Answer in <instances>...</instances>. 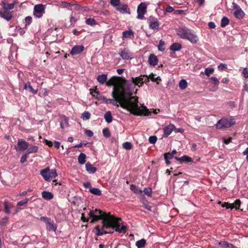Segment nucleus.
<instances>
[{"mask_svg":"<svg viewBox=\"0 0 248 248\" xmlns=\"http://www.w3.org/2000/svg\"><path fill=\"white\" fill-rule=\"evenodd\" d=\"M8 220V217H5L3 218L0 221V225L2 226H4L6 224V223L7 222Z\"/></svg>","mask_w":248,"mask_h":248,"instance_id":"nucleus-61","label":"nucleus"},{"mask_svg":"<svg viewBox=\"0 0 248 248\" xmlns=\"http://www.w3.org/2000/svg\"><path fill=\"white\" fill-rule=\"evenodd\" d=\"M97 80L99 83L101 84H103L107 82V75L102 74L101 75H98L97 77Z\"/></svg>","mask_w":248,"mask_h":248,"instance_id":"nucleus-25","label":"nucleus"},{"mask_svg":"<svg viewBox=\"0 0 248 248\" xmlns=\"http://www.w3.org/2000/svg\"><path fill=\"white\" fill-rule=\"evenodd\" d=\"M242 74L244 78H248V68H245L243 70Z\"/></svg>","mask_w":248,"mask_h":248,"instance_id":"nucleus-62","label":"nucleus"},{"mask_svg":"<svg viewBox=\"0 0 248 248\" xmlns=\"http://www.w3.org/2000/svg\"><path fill=\"white\" fill-rule=\"evenodd\" d=\"M38 148H39L37 146L32 145L29 149H28L26 153L28 155L31 153H35L38 152Z\"/></svg>","mask_w":248,"mask_h":248,"instance_id":"nucleus-31","label":"nucleus"},{"mask_svg":"<svg viewBox=\"0 0 248 248\" xmlns=\"http://www.w3.org/2000/svg\"><path fill=\"white\" fill-rule=\"evenodd\" d=\"M134 33L131 29H129L127 31H123L122 36V38L123 40H124L125 38L133 39H134Z\"/></svg>","mask_w":248,"mask_h":248,"instance_id":"nucleus-17","label":"nucleus"},{"mask_svg":"<svg viewBox=\"0 0 248 248\" xmlns=\"http://www.w3.org/2000/svg\"><path fill=\"white\" fill-rule=\"evenodd\" d=\"M45 13V5L42 4H36L33 8V16L36 18H41Z\"/></svg>","mask_w":248,"mask_h":248,"instance_id":"nucleus-9","label":"nucleus"},{"mask_svg":"<svg viewBox=\"0 0 248 248\" xmlns=\"http://www.w3.org/2000/svg\"><path fill=\"white\" fill-rule=\"evenodd\" d=\"M182 45L180 43H175L172 44L170 46V50L172 51H177L181 50L182 48Z\"/></svg>","mask_w":248,"mask_h":248,"instance_id":"nucleus-24","label":"nucleus"},{"mask_svg":"<svg viewBox=\"0 0 248 248\" xmlns=\"http://www.w3.org/2000/svg\"><path fill=\"white\" fill-rule=\"evenodd\" d=\"M2 5L3 6V8L5 10L7 11L8 10H12L14 9V7L13 4L12 3H7L5 2L2 1Z\"/></svg>","mask_w":248,"mask_h":248,"instance_id":"nucleus-35","label":"nucleus"},{"mask_svg":"<svg viewBox=\"0 0 248 248\" xmlns=\"http://www.w3.org/2000/svg\"><path fill=\"white\" fill-rule=\"evenodd\" d=\"M86 170L90 173H94L96 172L97 169L93 167L90 162H87L85 165Z\"/></svg>","mask_w":248,"mask_h":248,"instance_id":"nucleus-21","label":"nucleus"},{"mask_svg":"<svg viewBox=\"0 0 248 248\" xmlns=\"http://www.w3.org/2000/svg\"><path fill=\"white\" fill-rule=\"evenodd\" d=\"M104 228L102 227V229H100L98 226H96L95 228V230H96V235L97 236H100L104 234L112 233L113 232H107L103 229Z\"/></svg>","mask_w":248,"mask_h":248,"instance_id":"nucleus-22","label":"nucleus"},{"mask_svg":"<svg viewBox=\"0 0 248 248\" xmlns=\"http://www.w3.org/2000/svg\"><path fill=\"white\" fill-rule=\"evenodd\" d=\"M104 118L107 123L109 124L112 122V116L110 111H108L105 113Z\"/></svg>","mask_w":248,"mask_h":248,"instance_id":"nucleus-29","label":"nucleus"},{"mask_svg":"<svg viewBox=\"0 0 248 248\" xmlns=\"http://www.w3.org/2000/svg\"><path fill=\"white\" fill-rule=\"evenodd\" d=\"M227 68V65L224 63H220L217 66V69L219 71H223L224 69H226Z\"/></svg>","mask_w":248,"mask_h":248,"instance_id":"nucleus-53","label":"nucleus"},{"mask_svg":"<svg viewBox=\"0 0 248 248\" xmlns=\"http://www.w3.org/2000/svg\"><path fill=\"white\" fill-rule=\"evenodd\" d=\"M4 206L5 212L7 214H9L11 213L10 209L13 207V205L7 201H4Z\"/></svg>","mask_w":248,"mask_h":248,"instance_id":"nucleus-27","label":"nucleus"},{"mask_svg":"<svg viewBox=\"0 0 248 248\" xmlns=\"http://www.w3.org/2000/svg\"><path fill=\"white\" fill-rule=\"evenodd\" d=\"M60 6L62 8H66L68 9H70V7H72V5H73V3H69L65 1H62L60 4Z\"/></svg>","mask_w":248,"mask_h":248,"instance_id":"nucleus-40","label":"nucleus"},{"mask_svg":"<svg viewBox=\"0 0 248 248\" xmlns=\"http://www.w3.org/2000/svg\"><path fill=\"white\" fill-rule=\"evenodd\" d=\"M175 158L178 161H183L186 162H189L192 161V159L190 157L186 155H184L181 157H175Z\"/></svg>","mask_w":248,"mask_h":248,"instance_id":"nucleus-33","label":"nucleus"},{"mask_svg":"<svg viewBox=\"0 0 248 248\" xmlns=\"http://www.w3.org/2000/svg\"><path fill=\"white\" fill-rule=\"evenodd\" d=\"M25 21L26 22L25 26H27L31 23V22L32 21V18L31 16H27L25 18Z\"/></svg>","mask_w":248,"mask_h":248,"instance_id":"nucleus-57","label":"nucleus"},{"mask_svg":"<svg viewBox=\"0 0 248 248\" xmlns=\"http://www.w3.org/2000/svg\"><path fill=\"white\" fill-rule=\"evenodd\" d=\"M234 16L236 18L241 19L244 16L245 13L241 8H239L238 9L234 12Z\"/></svg>","mask_w":248,"mask_h":248,"instance_id":"nucleus-20","label":"nucleus"},{"mask_svg":"<svg viewBox=\"0 0 248 248\" xmlns=\"http://www.w3.org/2000/svg\"><path fill=\"white\" fill-rule=\"evenodd\" d=\"M121 219L113 215L106 218L105 221V228L115 229V231L119 233H124L126 227L123 222H121Z\"/></svg>","mask_w":248,"mask_h":248,"instance_id":"nucleus-3","label":"nucleus"},{"mask_svg":"<svg viewBox=\"0 0 248 248\" xmlns=\"http://www.w3.org/2000/svg\"><path fill=\"white\" fill-rule=\"evenodd\" d=\"M85 22L87 25L91 26L95 25L97 24L96 21L93 18H92L86 19Z\"/></svg>","mask_w":248,"mask_h":248,"instance_id":"nucleus-41","label":"nucleus"},{"mask_svg":"<svg viewBox=\"0 0 248 248\" xmlns=\"http://www.w3.org/2000/svg\"><path fill=\"white\" fill-rule=\"evenodd\" d=\"M60 125L62 129H64L69 126V119L65 116H62L60 117Z\"/></svg>","mask_w":248,"mask_h":248,"instance_id":"nucleus-16","label":"nucleus"},{"mask_svg":"<svg viewBox=\"0 0 248 248\" xmlns=\"http://www.w3.org/2000/svg\"><path fill=\"white\" fill-rule=\"evenodd\" d=\"M29 144L25 140H18L17 143V147H16V149L17 151H24L28 149Z\"/></svg>","mask_w":248,"mask_h":248,"instance_id":"nucleus-12","label":"nucleus"},{"mask_svg":"<svg viewBox=\"0 0 248 248\" xmlns=\"http://www.w3.org/2000/svg\"><path fill=\"white\" fill-rule=\"evenodd\" d=\"M90 91V93L94 97L96 96V95L98 94V92L97 91L96 88L94 89H91Z\"/></svg>","mask_w":248,"mask_h":248,"instance_id":"nucleus-60","label":"nucleus"},{"mask_svg":"<svg viewBox=\"0 0 248 248\" xmlns=\"http://www.w3.org/2000/svg\"><path fill=\"white\" fill-rule=\"evenodd\" d=\"M130 188L131 191H132L134 193L137 194H141L142 190L141 189H139L137 187V186L135 185H131L130 186Z\"/></svg>","mask_w":248,"mask_h":248,"instance_id":"nucleus-32","label":"nucleus"},{"mask_svg":"<svg viewBox=\"0 0 248 248\" xmlns=\"http://www.w3.org/2000/svg\"><path fill=\"white\" fill-rule=\"evenodd\" d=\"M42 196L44 199L46 200H50L53 198V195L52 193L46 191L42 192Z\"/></svg>","mask_w":248,"mask_h":248,"instance_id":"nucleus-23","label":"nucleus"},{"mask_svg":"<svg viewBox=\"0 0 248 248\" xmlns=\"http://www.w3.org/2000/svg\"><path fill=\"white\" fill-rule=\"evenodd\" d=\"M222 207H225L226 209H231L232 210L234 208V207L232 205V203L228 202H224L222 204Z\"/></svg>","mask_w":248,"mask_h":248,"instance_id":"nucleus-52","label":"nucleus"},{"mask_svg":"<svg viewBox=\"0 0 248 248\" xmlns=\"http://www.w3.org/2000/svg\"><path fill=\"white\" fill-rule=\"evenodd\" d=\"M88 215L90 217L92 218L91 221V223H93L99 219H102L103 228H105V219L109 217H111L112 215L110 213H106L98 209L91 210Z\"/></svg>","mask_w":248,"mask_h":248,"instance_id":"nucleus-5","label":"nucleus"},{"mask_svg":"<svg viewBox=\"0 0 248 248\" xmlns=\"http://www.w3.org/2000/svg\"><path fill=\"white\" fill-rule=\"evenodd\" d=\"M187 86V83L185 79H182L179 83V87L182 90H185Z\"/></svg>","mask_w":248,"mask_h":248,"instance_id":"nucleus-36","label":"nucleus"},{"mask_svg":"<svg viewBox=\"0 0 248 248\" xmlns=\"http://www.w3.org/2000/svg\"><path fill=\"white\" fill-rule=\"evenodd\" d=\"M157 138L155 136H152L149 138V141L152 144H154L156 142Z\"/></svg>","mask_w":248,"mask_h":248,"instance_id":"nucleus-54","label":"nucleus"},{"mask_svg":"<svg viewBox=\"0 0 248 248\" xmlns=\"http://www.w3.org/2000/svg\"><path fill=\"white\" fill-rule=\"evenodd\" d=\"M146 244V240L145 239H141L138 240L136 243V246L138 248H143Z\"/></svg>","mask_w":248,"mask_h":248,"instance_id":"nucleus-28","label":"nucleus"},{"mask_svg":"<svg viewBox=\"0 0 248 248\" xmlns=\"http://www.w3.org/2000/svg\"><path fill=\"white\" fill-rule=\"evenodd\" d=\"M84 49L83 45H77L72 47L70 51V54L72 55H77L81 53Z\"/></svg>","mask_w":248,"mask_h":248,"instance_id":"nucleus-13","label":"nucleus"},{"mask_svg":"<svg viewBox=\"0 0 248 248\" xmlns=\"http://www.w3.org/2000/svg\"><path fill=\"white\" fill-rule=\"evenodd\" d=\"M229 19L226 16L223 17L221 20L220 26L221 27H225L229 23Z\"/></svg>","mask_w":248,"mask_h":248,"instance_id":"nucleus-38","label":"nucleus"},{"mask_svg":"<svg viewBox=\"0 0 248 248\" xmlns=\"http://www.w3.org/2000/svg\"><path fill=\"white\" fill-rule=\"evenodd\" d=\"M75 15V14H72V15H71V16L70 17V21L71 24H75L76 23V22H77V21L78 20V18H77L76 17Z\"/></svg>","mask_w":248,"mask_h":248,"instance_id":"nucleus-51","label":"nucleus"},{"mask_svg":"<svg viewBox=\"0 0 248 248\" xmlns=\"http://www.w3.org/2000/svg\"><path fill=\"white\" fill-rule=\"evenodd\" d=\"M29 199L28 198H25L24 200L18 202L17 203V207L18 208H20L21 206L26 205Z\"/></svg>","mask_w":248,"mask_h":248,"instance_id":"nucleus-39","label":"nucleus"},{"mask_svg":"<svg viewBox=\"0 0 248 248\" xmlns=\"http://www.w3.org/2000/svg\"><path fill=\"white\" fill-rule=\"evenodd\" d=\"M148 4L145 2H141L137 7V16L139 19L142 20L144 18V15L147 12Z\"/></svg>","mask_w":248,"mask_h":248,"instance_id":"nucleus-8","label":"nucleus"},{"mask_svg":"<svg viewBox=\"0 0 248 248\" xmlns=\"http://www.w3.org/2000/svg\"><path fill=\"white\" fill-rule=\"evenodd\" d=\"M175 129V126L173 124H169L164 128V136L168 137Z\"/></svg>","mask_w":248,"mask_h":248,"instance_id":"nucleus-15","label":"nucleus"},{"mask_svg":"<svg viewBox=\"0 0 248 248\" xmlns=\"http://www.w3.org/2000/svg\"><path fill=\"white\" fill-rule=\"evenodd\" d=\"M89 191L95 195L100 196L101 194V190L97 188H92L89 189Z\"/></svg>","mask_w":248,"mask_h":248,"instance_id":"nucleus-37","label":"nucleus"},{"mask_svg":"<svg viewBox=\"0 0 248 248\" xmlns=\"http://www.w3.org/2000/svg\"><path fill=\"white\" fill-rule=\"evenodd\" d=\"M133 145L132 143L130 142L126 141L123 144V147L127 150H129L131 149Z\"/></svg>","mask_w":248,"mask_h":248,"instance_id":"nucleus-43","label":"nucleus"},{"mask_svg":"<svg viewBox=\"0 0 248 248\" xmlns=\"http://www.w3.org/2000/svg\"><path fill=\"white\" fill-rule=\"evenodd\" d=\"M214 69L213 68L208 67L205 68L204 70V74L206 76L209 77L211 74L214 73Z\"/></svg>","mask_w":248,"mask_h":248,"instance_id":"nucleus-44","label":"nucleus"},{"mask_svg":"<svg viewBox=\"0 0 248 248\" xmlns=\"http://www.w3.org/2000/svg\"><path fill=\"white\" fill-rule=\"evenodd\" d=\"M113 99L103 97V101L107 104H111L114 106L119 107L129 111L131 113L136 116H149L151 112L146 107L138 104V98L137 96H131V95L126 93H120V88H115L112 92Z\"/></svg>","mask_w":248,"mask_h":248,"instance_id":"nucleus-1","label":"nucleus"},{"mask_svg":"<svg viewBox=\"0 0 248 248\" xmlns=\"http://www.w3.org/2000/svg\"><path fill=\"white\" fill-rule=\"evenodd\" d=\"M119 54L124 60L131 59L133 58V54L127 47L121 48L119 50Z\"/></svg>","mask_w":248,"mask_h":248,"instance_id":"nucleus-11","label":"nucleus"},{"mask_svg":"<svg viewBox=\"0 0 248 248\" xmlns=\"http://www.w3.org/2000/svg\"><path fill=\"white\" fill-rule=\"evenodd\" d=\"M47 229L49 231L53 230L54 231H56V228L54 226V225L53 223L49 221L47 224Z\"/></svg>","mask_w":248,"mask_h":248,"instance_id":"nucleus-46","label":"nucleus"},{"mask_svg":"<svg viewBox=\"0 0 248 248\" xmlns=\"http://www.w3.org/2000/svg\"><path fill=\"white\" fill-rule=\"evenodd\" d=\"M85 133L87 135L88 137H92L93 136V133L92 131L90 130H87L85 131Z\"/></svg>","mask_w":248,"mask_h":248,"instance_id":"nucleus-64","label":"nucleus"},{"mask_svg":"<svg viewBox=\"0 0 248 248\" xmlns=\"http://www.w3.org/2000/svg\"><path fill=\"white\" fill-rule=\"evenodd\" d=\"M165 42L162 40H160L159 42V45L158 46V49L159 50L161 51H163L165 50Z\"/></svg>","mask_w":248,"mask_h":248,"instance_id":"nucleus-47","label":"nucleus"},{"mask_svg":"<svg viewBox=\"0 0 248 248\" xmlns=\"http://www.w3.org/2000/svg\"><path fill=\"white\" fill-rule=\"evenodd\" d=\"M154 76L155 75L153 74H151L148 77L149 78V79H150L152 81L155 82L159 78V77H157L156 78H155L154 77Z\"/></svg>","mask_w":248,"mask_h":248,"instance_id":"nucleus-63","label":"nucleus"},{"mask_svg":"<svg viewBox=\"0 0 248 248\" xmlns=\"http://www.w3.org/2000/svg\"><path fill=\"white\" fill-rule=\"evenodd\" d=\"M148 62L150 65L152 66L156 65L158 63V59L156 56L154 54H151L148 59Z\"/></svg>","mask_w":248,"mask_h":248,"instance_id":"nucleus-18","label":"nucleus"},{"mask_svg":"<svg viewBox=\"0 0 248 248\" xmlns=\"http://www.w3.org/2000/svg\"><path fill=\"white\" fill-rule=\"evenodd\" d=\"M235 124V120L232 117H223L217 121L216 127L218 129L230 128Z\"/></svg>","mask_w":248,"mask_h":248,"instance_id":"nucleus-6","label":"nucleus"},{"mask_svg":"<svg viewBox=\"0 0 248 248\" xmlns=\"http://www.w3.org/2000/svg\"><path fill=\"white\" fill-rule=\"evenodd\" d=\"M178 36L183 39L188 40L192 44H196L198 41V37L192 31L185 27L178 28L176 30Z\"/></svg>","mask_w":248,"mask_h":248,"instance_id":"nucleus-4","label":"nucleus"},{"mask_svg":"<svg viewBox=\"0 0 248 248\" xmlns=\"http://www.w3.org/2000/svg\"><path fill=\"white\" fill-rule=\"evenodd\" d=\"M108 86H113V91L115 88H120V93H126L129 95L132 94V92L126 85H132L129 84L126 80L123 79L120 77H113L106 82Z\"/></svg>","mask_w":248,"mask_h":248,"instance_id":"nucleus-2","label":"nucleus"},{"mask_svg":"<svg viewBox=\"0 0 248 248\" xmlns=\"http://www.w3.org/2000/svg\"><path fill=\"white\" fill-rule=\"evenodd\" d=\"M120 0H110V3L114 6H119Z\"/></svg>","mask_w":248,"mask_h":248,"instance_id":"nucleus-59","label":"nucleus"},{"mask_svg":"<svg viewBox=\"0 0 248 248\" xmlns=\"http://www.w3.org/2000/svg\"><path fill=\"white\" fill-rule=\"evenodd\" d=\"M24 89H29L30 90V92L33 93L34 94H36L38 92L37 90H34L33 89V88L31 86L30 82H28V83H26L25 84Z\"/></svg>","mask_w":248,"mask_h":248,"instance_id":"nucleus-34","label":"nucleus"},{"mask_svg":"<svg viewBox=\"0 0 248 248\" xmlns=\"http://www.w3.org/2000/svg\"><path fill=\"white\" fill-rule=\"evenodd\" d=\"M91 114L88 111H84L81 115V118L85 121L90 119Z\"/></svg>","mask_w":248,"mask_h":248,"instance_id":"nucleus-42","label":"nucleus"},{"mask_svg":"<svg viewBox=\"0 0 248 248\" xmlns=\"http://www.w3.org/2000/svg\"><path fill=\"white\" fill-rule=\"evenodd\" d=\"M211 83L215 86H218L219 83V81L218 79L215 77H212L210 78Z\"/></svg>","mask_w":248,"mask_h":248,"instance_id":"nucleus-45","label":"nucleus"},{"mask_svg":"<svg viewBox=\"0 0 248 248\" xmlns=\"http://www.w3.org/2000/svg\"><path fill=\"white\" fill-rule=\"evenodd\" d=\"M149 28L152 29H158L159 26V22L157 19L152 18L150 17L148 19Z\"/></svg>","mask_w":248,"mask_h":248,"instance_id":"nucleus-14","label":"nucleus"},{"mask_svg":"<svg viewBox=\"0 0 248 248\" xmlns=\"http://www.w3.org/2000/svg\"><path fill=\"white\" fill-rule=\"evenodd\" d=\"M40 174L43 178L47 181L51 178H54L57 177V173L55 169H52L50 170L48 167L45 168L40 171Z\"/></svg>","mask_w":248,"mask_h":248,"instance_id":"nucleus-7","label":"nucleus"},{"mask_svg":"<svg viewBox=\"0 0 248 248\" xmlns=\"http://www.w3.org/2000/svg\"><path fill=\"white\" fill-rule=\"evenodd\" d=\"M241 205V201L240 200H236L233 203H232V205L237 210L239 208Z\"/></svg>","mask_w":248,"mask_h":248,"instance_id":"nucleus-49","label":"nucleus"},{"mask_svg":"<svg viewBox=\"0 0 248 248\" xmlns=\"http://www.w3.org/2000/svg\"><path fill=\"white\" fill-rule=\"evenodd\" d=\"M142 204L145 209L148 211L151 210V206L146 201H143Z\"/></svg>","mask_w":248,"mask_h":248,"instance_id":"nucleus-55","label":"nucleus"},{"mask_svg":"<svg viewBox=\"0 0 248 248\" xmlns=\"http://www.w3.org/2000/svg\"><path fill=\"white\" fill-rule=\"evenodd\" d=\"M132 82L134 85L140 87L144 83L149 82V78L146 75H140L136 78H132Z\"/></svg>","mask_w":248,"mask_h":248,"instance_id":"nucleus-10","label":"nucleus"},{"mask_svg":"<svg viewBox=\"0 0 248 248\" xmlns=\"http://www.w3.org/2000/svg\"><path fill=\"white\" fill-rule=\"evenodd\" d=\"M86 155L84 153H80L78 156V162L81 164H84L86 162Z\"/></svg>","mask_w":248,"mask_h":248,"instance_id":"nucleus-30","label":"nucleus"},{"mask_svg":"<svg viewBox=\"0 0 248 248\" xmlns=\"http://www.w3.org/2000/svg\"><path fill=\"white\" fill-rule=\"evenodd\" d=\"M103 134L104 137L108 138L110 136V132L108 128H104L103 129Z\"/></svg>","mask_w":248,"mask_h":248,"instance_id":"nucleus-50","label":"nucleus"},{"mask_svg":"<svg viewBox=\"0 0 248 248\" xmlns=\"http://www.w3.org/2000/svg\"><path fill=\"white\" fill-rule=\"evenodd\" d=\"M118 11L123 14L130 13V10L127 5L126 4L119 5L117 8Z\"/></svg>","mask_w":248,"mask_h":248,"instance_id":"nucleus-19","label":"nucleus"},{"mask_svg":"<svg viewBox=\"0 0 248 248\" xmlns=\"http://www.w3.org/2000/svg\"><path fill=\"white\" fill-rule=\"evenodd\" d=\"M172 158L173 156L170 153H166L164 155V158L165 159V161H168V160L171 159Z\"/></svg>","mask_w":248,"mask_h":248,"instance_id":"nucleus-56","label":"nucleus"},{"mask_svg":"<svg viewBox=\"0 0 248 248\" xmlns=\"http://www.w3.org/2000/svg\"><path fill=\"white\" fill-rule=\"evenodd\" d=\"M28 155L25 153V154L21 156L20 158V162L21 163H23L26 161L27 158H28Z\"/></svg>","mask_w":248,"mask_h":248,"instance_id":"nucleus-58","label":"nucleus"},{"mask_svg":"<svg viewBox=\"0 0 248 248\" xmlns=\"http://www.w3.org/2000/svg\"><path fill=\"white\" fill-rule=\"evenodd\" d=\"M1 16L8 21H10L13 17L12 14L6 11L3 12V13H1Z\"/></svg>","mask_w":248,"mask_h":248,"instance_id":"nucleus-26","label":"nucleus"},{"mask_svg":"<svg viewBox=\"0 0 248 248\" xmlns=\"http://www.w3.org/2000/svg\"><path fill=\"white\" fill-rule=\"evenodd\" d=\"M143 192L144 194L148 196L151 197L152 190L150 187H145L144 188Z\"/></svg>","mask_w":248,"mask_h":248,"instance_id":"nucleus-48","label":"nucleus"}]
</instances>
